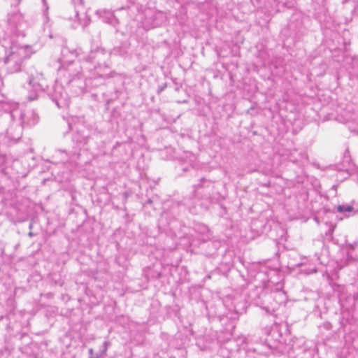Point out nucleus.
<instances>
[{"label": "nucleus", "instance_id": "obj_15", "mask_svg": "<svg viewBox=\"0 0 358 358\" xmlns=\"http://www.w3.org/2000/svg\"><path fill=\"white\" fill-rule=\"evenodd\" d=\"M89 353L91 355L93 354V350L92 348L89 350Z\"/></svg>", "mask_w": 358, "mask_h": 358}, {"label": "nucleus", "instance_id": "obj_3", "mask_svg": "<svg viewBox=\"0 0 358 358\" xmlns=\"http://www.w3.org/2000/svg\"><path fill=\"white\" fill-rule=\"evenodd\" d=\"M13 119H17L21 127H31L36 125L38 122V115L35 110L26 109L23 111L13 110L11 113Z\"/></svg>", "mask_w": 358, "mask_h": 358}, {"label": "nucleus", "instance_id": "obj_5", "mask_svg": "<svg viewBox=\"0 0 358 358\" xmlns=\"http://www.w3.org/2000/svg\"><path fill=\"white\" fill-rule=\"evenodd\" d=\"M29 84L36 92L43 91L46 86L43 74L37 71L30 73Z\"/></svg>", "mask_w": 358, "mask_h": 358}, {"label": "nucleus", "instance_id": "obj_16", "mask_svg": "<svg viewBox=\"0 0 358 358\" xmlns=\"http://www.w3.org/2000/svg\"><path fill=\"white\" fill-rule=\"evenodd\" d=\"M305 264H306L305 263H301V264H298V266H303V265H305Z\"/></svg>", "mask_w": 358, "mask_h": 358}, {"label": "nucleus", "instance_id": "obj_11", "mask_svg": "<svg viewBox=\"0 0 358 358\" xmlns=\"http://www.w3.org/2000/svg\"><path fill=\"white\" fill-rule=\"evenodd\" d=\"M101 53V52H99V50H96V51H92L91 52V55L87 59V61H90V62H92L93 59L96 57V55L98 54H100Z\"/></svg>", "mask_w": 358, "mask_h": 358}, {"label": "nucleus", "instance_id": "obj_12", "mask_svg": "<svg viewBox=\"0 0 358 358\" xmlns=\"http://www.w3.org/2000/svg\"><path fill=\"white\" fill-rule=\"evenodd\" d=\"M103 345H104V348H103V354H106V352L107 348H108V342L105 341V342L103 343Z\"/></svg>", "mask_w": 358, "mask_h": 358}, {"label": "nucleus", "instance_id": "obj_4", "mask_svg": "<svg viewBox=\"0 0 358 358\" xmlns=\"http://www.w3.org/2000/svg\"><path fill=\"white\" fill-rule=\"evenodd\" d=\"M10 29L17 35L24 36V30L27 27V23L23 15L20 13H15L9 15L8 19Z\"/></svg>", "mask_w": 358, "mask_h": 358}, {"label": "nucleus", "instance_id": "obj_8", "mask_svg": "<svg viewBox=\"0 0 358 358\" xmlns=\"http://www.w3.org/2000/svg\"><path fill=\"white\" fill-rule=\"evenodd\" d=\"M53 101L55 102L58 108L67 107L69 104V97L65 92H61L59 96H57L56 93L53 99Z\"/></svg>", "mask_w": 358, "mask_h": 358}, {"label": "nucleus", "instance_id": "obj_17", "mask_svg": "<svg viewBox=\"0 0 358 358\" xmlns=\"http://www.w3.org/2000/svg\"><path fill=\"white\" fill-rule=\"evenodd\" d=\"M32 227H33V224L31 223V224H29V229H32Z\"/></svg>", "mask_w": 358, "mask_h": 358}, {"label": "nucleus", "instance_id": "obj_18", "mask_svg": "<svg viewBox=\"0 0 358 358\" xmlns=\"http://www.w3.org/2000/svg\"><path fill=\"white\" fill-rule=\"evenodd\" d=\"M90 358H99V357H90Z\"/></svg>", "mask_w": 358, "mask_h": 358}, {"label": "nucleus", "instance_id": "obj_7", "mask_svg": "<svg viewBox=\"0 0 358 358\" xmlns=\"http://www.w3.org/2000/svg\"><path fill=\"white\" fill-rule=\"evenodd\" d=\"M96 14L103 22L114 27L118 24V20L115 17L113 13L109 10L100 9L96 11Z\"/></svg>", "mask_w": 358, "mask_h": 358}, {"label": "nucleus", "instance_id": "obj_1", "mask_svg": "<svg viewBox=\"0 0 358 358\" xmlns=\"http://www.w3.org/2000/svg\"><path fill=\"white\" fill-rule=\"evenodd\" d=\"M34 52L33 48L28 45H20L12 42L9 51L4 58V63L10 73L20 71L24 59H28Z\"/></svg>", "mask_w": 358, "mask_h": 358}, {"label": "nucleus", "instance_id": "obj_13", "mask_svg": "<svg viewBox=\"0 0 358 358\" xmlns=\"http://www.w3.org/2000/svg\"><path fill=\"white\" fill-rule=\"evenodd\" d=\"M43 2L44 6L46 7V10H48V7L46 5V1L45 0H43Z\"/></svg>", "mask_w": 358, "mask_h": 358}, {"label": "nucleus", "instance_id": "obj_9", "mask_svg": "<svg viewBox=\"0 0 358 358\" xmlns=\"http://www.w3.org/2000/svg\"><path fill=\"white\" fill-rule=\"evenodd\" d=\"M337 210L338 212L344 214L345 217H349L355 214L353 207L348 204L338 206Z\"/></svg>", "mask_w": 358, "mask_h": 358}, {"label": "nucleus", "instance_id": "obj_14", "mask_svg": "<svg viewBox=\"0 0 358 358\" xmlns=\"http://www.w3.org/2000/svg\"><path fill=\"white\" fill-rule=\"evenodd\" d=\"M28 235H29V236H30V237H32V236H34V233H32V232H29V233L28 234Z\"/></svg>", "mask_w": 358, "mask_h": 358}, {"label": "nucleus", "instance_id": "obj_10", "mask_svg": "<svg viewBox=\"0 0 358 358\" xmlns=\"http://www.w3.org/2000/svg\"><path fill=\"white\" fill-rule=\"evenodd\" d=\"M301 271L306 274H310V273H316L317 269L315 266H311L308 269H302Z\"/></svg>", "mask_w": 358, "mask_h": 358}, {"label": "nucleus", "instance_id": "obj_2", "mask_svg": "<svg viewBox=\"0 0 358 358\" xmlns=\"http://www.w3.org/2000/svg\"><path fill=\"white\" fill-rule=\"evenodd\" d=\"M80 56L78 50H70L67 48H64L62 50V57L59 59L61 67L60 71L66 70L71 77L78 76L80 71L78 70L80 64L73 63L75 58Z\"/></svg>", "mask_w": 358, "mask_h": 358}, {"label": "nucleus", "instance_id": "obj_6", "mask_svg": "<svg viewBox=\"0 0 358 358\" xmlns=\"http://www.w3.org/2000/svg\"><path fill=\"white\" fill-rule=\"evenodd\" d=\"M77 1L79 2V3L76 5L75 8V17L77 20L78 25L85 27L89 24L90 18L88 17L87 13L83 6V0ZM73 1L76 3V0H73Z\"/></svg>", "mask_w": 358, "mask_h": 358}]
</instances>
